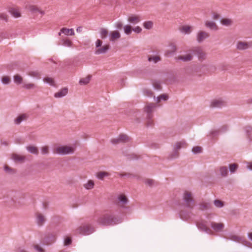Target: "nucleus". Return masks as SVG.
I'll return each instance as SVG.
<instances>
[{
  "label": "nucleus",
  "instance_id": "obj_1",
  "mask_svg": "<svg viewBox=\"0 0 252 252\" xmlns=\"http://www.w3.org/2000/svg\"><path fill=\"white\" fill-rule=\"evenodd\" d=\"M97 222L103 226L114 225L122 222V219L112 213H107L101 216Z\"/></svg>",
  "mask_w": 252,
  "mask_h": 252
},
{
  "label": "nucleus",
  "instance_id": "obj_2",
  "mask_svg": "<svg viewBox=\"0 0 252 252\" xmlns=\"http://www.w3.org/2000/svg\"><path fill=\"white\" fill-rule=\"evenodd\" d=\"M94 228L90 224H84L75 230L76 234L89 235L94 231Z\"/></svg>",
  "mask_w": 252,
  "mask_h": 252
},
{
  "label": "nucleus",
  "instance_id": "obj_3",
  "mask_svg": "<svg viewBox=\"0 0 252 252\" xmlns=\"http://www.w3.org/2000/svg\"><path fill=\"white\" fill-rule=\"evenodd\" d=\"M183 199L187 207L192 208L194 205V199L191 193L189 191H185L184 193Z\"/></svg>",
  "mask_w": 252,
  "mask_h": 252
},
{
  "label": "nucleus",
  "instance_id": "obj_4",
  "mask_svg": "<svg viewBox=\"0 0 252 252\" xmlns=\"http://www.w3.org/2000/svg\"><path fill=\"white\" fill-rule=\"evenodd\" d=\"M75 149L72 147L68 146H62L57 147L54 150V153L61 155H67L73 153Z\"/></svg>",
  "mask_w": 252,
  "mask_h": 252
},
{
  "label": "nucleus",
  "instance_id": "obj_5",
  "mask_svg": "<svg viewBox=\"0 0 252 252\" xmlns=\"http://www.w3.org/2000/svg\"><path fill=\"white\" fill-rule=\"evenodd\" d=\"M191 51L192 52L193 55L194 54L197 56L200 61H203L206 59V53L201 47H194L191 49Z\"/></svg>",
  "mask_w": 252,
  "mask_h": 252
},
{
  "label": "nucleus",
  "instance_id": "obj_6",
  "mask_svg": "<svg viewBox=\"0 0 252 252\" xmlns=\"http://www.w3.org/2000/svg\"><path fill=\"white\" fill-rule=\"evenodd\" d=\"M130 138L126 134H121L118 137L112 139L111 140L113 144H118L121 143H126L128 142Z\"/></svg>",
  "mask_w": 252,
  "mask_h": 252
},
{
  "label": "nucleus",
  "instance_id": "obj_7",
  "mask_svg": "<svg viewBox=\"0 0 252 252\" xmlns=\"http://www.w3.org/2000/svg\"><path fill=\"white\" fill-rule=\"evenodd\" d=\"M156 108V105L153 103H150L146 104L144 108V111L147 113V116L153 117L152 113Z\"/></svg>",
  "mask_w": 252,
  "mask_h": 252
},
{
  "label": "nucleus",
  "instance_id": "obj_8",
  "mask_svg": "<svg viewBox=\"0 0 252 252\" xmlns=\"http://www.w3.org/2000/svg\"><path fill=\"white\" fill-rule=\"evenodd\" d=\"M178 60L182 61L184 62H187L191 61L193 59V53L191 49L188 51V53L185 55H180L177 57Z\"/></svg>",
  "mask_w": 252,
  "mask_h": 252
},
{
  "label": "nucleus",
  "instance_id": "obj_9",
  "mask_svg": "<svg viewBox=\"0 0 252 252\" xmlns=\"http://www.w3.org/2000/svg\"><path fill=\"white\" fill-rule=\"evenodd\" d=\"M210 36L208 32L204 31H199L196 36V40L198 43L202 42L205 39L208 38Z\"/></svg>",
  "mask_w": 252,
  "mask_h": 252
},
{
  "label": "nucleus",
  "instance_id": "obj_10",
  "mask_svg": "<svg viewBox=\"0 0 252 252\" xmlns=\"http://www.w3.org/2000/svg\"><path fill=\"white\" fill-rule=\"evenodd\" d=\"M56 236L53 234H48L43 240V243L46 245H51L55 241Z\"/></svg>",
  "mask_w": 252,
  "mask_h": 252
},
{
  "label": "nucleus",
  "instance_id": "obj_11",
  "mask_svg": "<svg viewBox=\"0 0 252 252\" xmlns=\"http://www.w3.org/2000/svg\"><path fill=\"white\" fill-rule=\"evenodd\" d=\"M225 105V102L220 99H215L212 101L210 104L211 108H221Z\"/></svg>",
  "mask_w": 252,
  "mask_h": 252
},
{
  "label": "nucleus",
  "instance_id": "obj_12",
  "mask_svg": "<svg viewBox=\"0 0 252 252\" xmlns=\"http://www.w3.org/2000/svg\"><path fill=\"white\" fill-rule=\"evenodd\" d=\"M110 46L109 44H106L103 46H101L98 49H96L94 51V53L96 55H100L105 54L107 52V51L109 50Z\"/></svg>",
  "mask_w": 252,
  "mask_h": 252
},
{
  "label": "nucleus",
  "instance_id": "obj_13",
  "mask_svg": "<svg viewBox=\"0 0 252 252\" xmlns=\"http://www.w3.org/2000/svg\"><path fill=\"white\" fill-rule=\"evenodd\" d=\"M177 47L174 44H171L169 49L167 50L165 53V56L166 57H170L173 55L177 51Z\"/></svg>",
  "mask_w": 252,
  "mask_h": 252
},
{
  "label": "nucleus",
  "instance_id": "obj_14",
  "mask_svg": "<svg viewBox=\"0 0 252 252\" xmlns=\"http://www.w3.org/2000/svg\"><path fill=\"white\" fill-rule=\"evenodd\" d=\"M141 17L139 15L132 14L129 16L127 19V21L133 24H136L141 21Z\"/></svg>",
  "mask_w": 252,
  "mask_h": 252
},
{
  "label": "nucleus",
  "instance_id": "obj_15",
  "mask_svg": "<svg viewBox=\"0 0 252 252\" xmlns=\"http://www.w3.org/2000/svg\"><path fill=\"white\" fill-rule=\"evenodd\" d=\"M36 216L37 224L39 226H42L46 221L45 217L40 213H37Z\"/></svg>",
  "mask_w": 252,
  "mask_h": 252
},
{
  "label": "nucleus",
  "instance_id": "obj_16",
  "mask_svg": "<svg viewBox=\"0 0 252 252\" xmlns=\"http://www.w3.org/2000/svg\"><path fill=\"white\" fill-rule=\"evenodd\" d=\"M211 226L215 231H219L221 230L223 228L224 225L222 223H216L215 222H211Z\"/></svg>",
  "mask_w": 252,
  "mask_h": 252
},
{
  "label": "nucleus",
  "instance_id": "obj_17",
  "mask_svg": "<svg viewBox=\"0 0 252 252\" xmlns=\"http://www.w3.org/2000/svg\"><path fill=\"white\" fill-rule=\"evenodd\" d=\"M12 159L16 162L22 163L25 161L26 157L23 156L14 154L12 155Z\"/></svg>",
  "mask_w": 252,
  "mask_h": 252
},
{
  "label": "nucleus",
  "instance_id": "obj_18",
  "mask_svg": "<svg viewBox=\"0 0 252 252\" xmlns=\"http://www.w3.org/2000/svg\"><path fill=\"white\" fill-rule=\"evenodd\" d=\"M110 40L111 41H114L115 40L118 39L121 37V34L118 31H114L110 33Z\"/></svg>",
  "mask_w": 252,
  "mask_h": 252
},
{
  "label": "nucleus",
  "instance_id": "obj_19",
  "mask_svg": "<svg viewBox=\"0 0 252 252\" xmlns=\"http://www.w3.org/2000/svg\"><path fill=\"white\" fill-rule=\"evenodd\" d=\"M250 47V45L245 42L239 41L238 42L237 45V48L239 50H245L248 49Z\"/></svg>",
  "mask_w": 252,
  "mask_h": 252
},
{
  "label": "nucleus",
  "instance_id": "obj_20",
  "mask_svg": "<svg viewBox=\"0 0 252 252\" xmlns=\"http://www.w3.org/2000/svg\"><path fill=\"white\" fill-rule=\"evenodd\" d=\"M68 93V89L66 88H64L61 89L59 92L55 94L54 96L55 97H62L65 96Z\"/></svg>",
  "mask_w": 252,
  "mask_h": 252
},
{
  "label": "nucleus",
  "instance_id": "obj_21",
  "mask_svg": "<svg viewBox=\"0 0 252 252\" xmlns=\"http://www.w3.org/2000/svg\"><path fill=\"white\" fill-rule=\"evenodd\" d=\"M118 199L119 200V203H122L121 205H119V206L124 207V205L126 204L127 203L128 200L124 194H121L118 196Z\"/></svg>",
  "mask_w": 252,
  "mask_h": 252
},
{
  "label": "nucleus",
  "instance_id": "obj_22",
  "mask_svg": "<svg viewBox=\"0 0 252 252\" xmlns=\"http://www.w3.org/2000/svg\"><path fill=\"white\" fill-rule=\"evenodd\" d=\"M27 150L31 154L37 155L39 153L37 147L33 145H29L27 146Z\"/></svg>",
  "mask_w": 252,
  "mask_h": 252
},
{
  "label": "nucleus",
  "instance_id": "obj_23",
  "mask_svg": "<svg viewBox=\"0 0 252 252\" xmlns=\"http://www.w3.org/2000/svg\"><path fill=\"white\" fill-rule=\"evenodd\" d=\"M205 25L206 27L213 30H217L218 27L216 23L212 21H207L205 23Z\"/></svg>",
  "mask_w": 252,
  "mask_h": 252
},
{
  "label": "nucleus",
  "instance_id": "obj_24",
  "mask_svg": "<svg viewBox=\"0 0 252 252\" xmlns=\"http://www.w3.org/2000/svg\"><path fill=\"white\" fill-rule=\"evenodd\" d=\"M191 27L189 26H183L179 28V30L182 33L185 34H189L191 32Z\"/></svg>",
  "mask_w": 252,
  "mask_h": 252
},
{
  "label": "nucleus",
  "instance_id": "obj_25",
  "mask_svg": "<svg viewBox=\"0 0 252 252\" xmlns=\"http://www.w3.org/2000/svg\"><path fill=\"white\" fill-rule=\"evenodd\" d=\"M9 12L15 18H18L21 16V14L19 9L16 8H10L9 9Z\"/></svg>",
  "mask_w": 252,
  "mask_h": 252
},
{
  "label": "nucleus",
  "instance_id": "obj_26",
  "mask_svg": "<svg viewBox=\"0 0 252 252\" xmlns=\"http://www.w3.org/2000/svg\"><path fill=\"white\" fill-rule=\"evenodd\" d=\"M247 136L249 141H252V127L250 126H246L245 127Z\"/></svg>",
  "mask_w": 252,
  "mask_h": 252
},
{
  "label": "nucleus",
  "instance_id": "obj_27",
  "mask_svg": "<svg viewBox=\"0 0 252 252\" xmlns=\"http://www.w3.org/2000/svg\"><path fill=\"white\" fill-rule=\"evenodd\" d=\"M61 32L65 35H74V32L72 29H67L66 28H63L61 30Z\"/></svg>",
  "mask_w": 252,
  "mask_h": 252
},
{
  "label": "nucleus",
  "instance_id": "obj_28",
  "mask_svg": "<svg viewBox=\"0 0 252 252\" xmlns=\"http://www.w3.org/2000/svg\"><path fill=\"white\" fill-rule=\"evenodd\" d=\"M92 76L91 75H88L85 78H81L79 81V84L81 85H85L90 82Z\"/></svg>",
  "mask_w": 252,
  "mask_h": 252
},
{
  "label": "nucleus",
  "instance_id": "obj_29",
  "mask_svg": "<svg viewBox=\"0 0 252 252\" xmlns=\"http://www.w3.org/2000/svg\"><path fill=\"white\" fill-rule=\"evenodd\" d=\"M27 116L26 114H23L18 117L15 120V123L17 125L20 124L23 121L26 120Z\"/></svg>",
  "mask_w": 252,
  "mask_h": 252
},
{
  "label": "nucleus",
  "instance_id": "obj_30",
  "mask_svg": "<svg viewBox=\"0 0 252 252\" xmlns=\"http://www.w3.org/2000/svg\"><path fill=\"white\" fill-rule=\"evenodd\" d=\"M29 9L30 11L33 12H39L41 14H44V12L43 11H42L41 10L39 9V8L35 5H30L29 7Z\"/></svg>",
  "mask_w": 252,
  "mask_h": 252
},
{
  "label": "nucleus",
  "instance_id": "obj_31",
  "mask_svg": "<svg viewBox=\"0 0 252 252\" xmlns=\"http://www.w3.org/2000/svg\"><path fill=\"white\" fill-rule=\"evenodd\" d=\"M197 226L199 229L207 233H209L211 231L209 228L207 227L205 224H203L202 223H198L197 224Z\"/></svg>",
  "mask_w": 252,
  "mask_h": 252
},
{
  "label": "nucleus",
  "instance_id": "obj_32",
  "mask_svg": "<svg viewBox=\"0 0 252 252\" xmlns=\"http://www.w3.org/2000/svg\"><path fill=\"white\" fill-rule=\"evenodd\" d=\"M220 23L224 26H229L232 25L233 22L231 19L228 18H223L220 20Z\"/></svg>",
  "mask_w": 252,
  "mask_h": 252
},
{
  "label": "nucleus",
  "instance_id": "obj_33",
  "mask_svg": "<svg viewBox=\"0 0 252 252\" xmlns=\"http://www.w3.org/2000/svg\"><path fill=\"white\" fill-rule=\"evenodd\" d=\"M220 172L222 177H226L228 175V170L226 166H221L220 168Z\"/></svg>",
  "mask_w": 252,
  "mask_h": 252
},
{
  "label": "nucleus",
  "instance_id": "obj_34",
  "mask_svg": "<svg viewBox=\"0 0 252 252\" xmlns=\"http://www.w3.org/2000/svg\"><path fill=\"white\" fill-rule=\"evenodd\" d=\"M94 181L92 180H89L86 184L84 185V187L87 189H91L94 188Z\"/></svg>",
  "mask_w": 252,
  "mask_h": 252
},
{
  "label": "nucleus",
  "instance_id": "obj_35",
  "mask_svg": "<svg viewBox=\"0 0 252 252\" xmlns=\"http://www.w3.org/2000/svg\"><path fill=\"white\" fill-rule=\"evenodd\" d=\"M148 60L149 62H153L154 63H157L161 60V58L158 56H149Z\"/></svg>",
  "mask_w": 252,
  "mask_h": 252
},
{
  "label": "nucleus",
  "instance_id": "obj_36",
  "mask_svg": "<svg viewBox=\"0 0 252 252\" xmlns=\"http://www.w3.org/2000/svg\"><path fill=\"white\" fill-rule=\"evenodd\" d=\"M23 87L27 90L33 89L36 87V85L33 83H29L24 84Z\"/></svg>",
  "mask_w": 252,
  "mask_h": 252
},
{
  "label": "nucleus",
  "instance_id": "obj_37",
  "mask_svg": "<svg viewBox=\"0 0 252 252\" xmlns=\"http://www.w3.org/2000/svg\"><path fill=\"white\" fill-rule=\"evenodd\" d=\"M100 33L101 38L104 39L107 36L108 31L107 29L102 28L100 29Z\"/></svg>",
  "mask_w": 252,
  "mask_h": 252
},
{
  "label": "nucleus",
  "instance_id": "obj_38",
  "mask_svg": "<svg viewBox=\"0 0 252 252\" xmlns=\"http://www.w3.org/2000/svg\"><path fill=\"white\" fill-rule=\"evenodd\" d=\"M152 118L153 117L146 116V126L147 127L153 126H154Z\"/></svg>",
  "mask_w": 252,
  "mask_h": 252
},
{
  "label": "nucleus",
  "instance_id": "obj_39",
  "mask_svg": "<svg viewBox=\"0 0 252 252\" xmlns=\"http://www.w3.org/2000/svg\"><path fill=\"white\" fill-rule=\"evenodd\" d=\"M14 82L17 84H20L23 82V78L19 75L16 74L14 76Z\"/></svg>",
  "mask_w": 252,
  "mask_h": 252
},
{
  "label": "nucleus",
  "instance_id": "obj_40",
  "mask_svg": "<svg viewBox=\"0 0 252 252\" xmlns=\"http://www.w3.org/2000/svg\"><path fill=\"white\" fill-rule=\"evenodd\" d=\"M229 167L230 172L234 173L238 169V165L237 163L230 164Z\"/></svg>",
  "mask_w": 252,
  "mask_h": 252
},
{
  "label": "nucleus",
  "instance_id": "obj_41",
  "mask_svg": "<svg viewBox=\"0 0 252 252\" xmlns=\"http://www.w3.org/2000/svg\"><path fill=\"white\" fill-rule=\"evenodd\" d=\"M144 27L146 29H151L153 26V23L152 21H146L143 23Z\"/></svg>",
  "mask_w": 252,
  "mask_h": 252
},
{
  "label": "nucleus",
  "instance_id": "obj_42",
  "mask_svg": "<svg viewBox=\"0 0 252 252\" xmlns=\"http://www.w3.org/2000/svg\"><path fill=\"white\" fill-rule=\"evenodd\" d=\"M125 33L127 35L130 34L131 33L132 29L130 25H126L124 27Z\"/></svg>",
  "mask_w": 252,
  "mask_h": 252
},
{
  "label": "nucleus",
  "instance_id": "obj_43",
  "mask_svg": "<svg viewBox=\"0 0 252 252\" xmlns=\"http://www.w3.org/2000/svg\"><path fill=\"white\" fill-rule=\"evenodd\" d=\"M43 81L51 85V86H55L54 80L52 78L50 77H45L44 78Z\"/></svg>",
  "mask_w": 252,
  "mask_h": 252
},
{
  "label": "nucleus",
  "instance_id": "obj_44",
  "mask_svg": "<svg viewBox=\"0 0 252 252\" xmlns=\"http://www.w3.org/2000/svg\"><path fill=\"white\" fill-rule=\"evenodd\" d=\"M186 143L185 142H178L176 144V147L174 149L179 151L182 147H184L186 145Z\"/></svg>",
  "mask_w": 252,
  "mask_h": 252
},
{
  "label": "nucleus",
  "instance_id": "obj_45",
  "mask_svg": "<svg viewBox=\"0 0 252 252\" xmlns=\"http://www.w3.org/2000/svg\"><path fill=\"white\" fill-rule=\"evenodd\" d=\"M4 171L9 174H13L15 173V170L14 169L11 168L7 165H5L4 167Z\"/></svg>",
  "mask_w": 252,
  "mask_h": 252
},
{
  "label": "nucleus",
  "instance_id": "obj_46",
  "mask_svg": "<svg viewBox=\"0 0 252 252\" xmlns=\"http://www.w3.org/2000/svg\"><path fill=\"white\" fill-rule=\"evenodd\" d=\"M192 151L195 154H199L202 152V148L199 146H195L192 148Z\"/></svg>",
  "mask_w": 252,
  "mask_h": 252
},
{
  "label": "nucleus",
  "instance_id": "obj_47",
  "mask_svg": "<svg viewBox=\"0 0 252 252\" xmlns=\"http://www.w3.org/2000/svg\"><path fill=\"white\" fill-rule=\"evenodd\" d=\"M168 97V95L165 94H161L157 97V102H159L161 99L166 100H167Z\"/></svg>",
  "mask_w": 252,
  "mask_h": 252
},
{
  "label": "nucleus",
  "instance_id": "obj_48",
  "mask_svg": "<svg viewBox=\"0 0 252 252\" xmlns=\"http://www.w3.org/2000/svg\"><path fill=\"white\" fill-rule=\"evenodd\" d=\"M214 203L215 205L218 208H221L223 206V203L222 201L220 200H215Z\"/></svg>",
  "mask_w": 252,
  "mask_h": 252
},
{
  "label": "nucleus",
  "instance_id": "obj_49",
  "mask_svg": "<svg viewBox=\"0 0 252 252\" xmlns=\"http://www.w3.org/2000/svg\"><path fill=\"white\" fill-rule=\"evenodd\" d=\"M108 175V174L105 172H99L97 173V177L99 179H103V178Z\"/></svg>",
  "mask_w": 252,
  "mask_h": 252
},
{
  "label": "nucleus",
  "instance_id": "obj_50",
  "mask_svg": "<svg viewBox=\"0 0 252 252\" xmlns=\"http://www.w3.org/2000/svg\"><path fill=\"white\" fill-rule=\"evenodd\" d=\"M41 153L43 155H47L48 154L49 151V147L47 146H44L41 148Z\"/></svg>",
  "mask_w": 252,
  "mask_h": 252
},
{
  "label": "nucleus",
  "instance_id": "obj_51",
  "mask_svg": "<svg viewBox=\"0 0 252 252\" xmlns=\"http://www.w3.org/2000/svg\"><path fill=\"white\" fill-rule=\"evenodd\" d=\"M63 45L68 47H71L72 45V42L68 39L63 40Z\"/></svg>",
  "mask_w": 252,
  "mask_h": 252
},
{
  "label": "nucleus",
  "instance_id": "obj_52",
  "mask_svg": "<svg viewBox=\"0 0 252 252\" xmlns=\"http://www.w3.org/2000/svg\"><path fill=\"white\" fill-rule=\"evenodd\" d=\"M179 154L178 151L174 149L173 153L170 155L169 158H176L178 157Z\"/></svg>",
  "mask_w": 252,
  "mask_h": 252
},
{
  "label": "nucleus",
  "instance_id": "obj_53",
  "mask_svg": "<svg viewBox=\"0 0 252 252\" xmlns=\"http://www.w3.org/2000/svg\"><path fill=\"white\" fill-rule=\"evenodd\" d=\"M127 159L128 160H133L138 159V157L134 154H129L126 156Z\"/></svg>",
  "mask_w": 252,
  "mask_h": 252
},
{
  "label": "nucleus",
  "instance_id": "obj_54",
  "mask_svg": "<svg viewBox=\"0 0 252 252\" xmlns=\"http://www.w3.org/2000/svg\"><path fill=\"white\" fill-rule=\"evenodd\" d=\"M1 81L4 84H8L10 82V79L8 76H4L2 78Z\"/></svg>",
  "mask_w": 252,
  "mask_h": 252
},
{
  "label": "nucleus",
  "instance_id": "obj_55",
  "mask_svg": "<svg viewBox=\"0 0 252 252\" xmlns=\"http://www.w3.org/2000/svg\"><path fill=\"white\" fill-rule=\"evenodd\" d=\"M33 248L38 252H45V250L43 248H42L40 246H39L38 245H34Z\"/></svg>",
  "mask_w": 252,
  "mask_h": 252
},
{
  "label": "nucleus",
  "instance_id": "obj_56",
  "mask_svg": "<svg viewBox=\"0 0 252 252\" xmlns=\"http://www.w3.org/2000/svg\"><path fill=\"white\" fill-rule=\"evenodd\" d=\"M119 175L121 177H122L125 176H126L128 177H135L136 176V175L131 174V173H119Z\"/></svg>",
  "mask_w": 252,
  "mask_h": 252
},
{
  "label": "nucleus",
  "instance_id": "obj_57",
  "mask_svg": "<svg viewBox=\"0 0 252 252\" xmlns=\"http://www.w3.org/2000/svg\"><path fill=\"white\" fill-rule=\"evenodd\" d=\"M72 240L70 237H66L65 238L64 241V245H69L71 244Z\"/></svg>",
  "mask_w": 252,
  "mask_h": 252
},
{
  "label": "nucleus",
  "instance_id": "obj_58",
  "mask_svg": "<svg viewBox=\"0 0 252 252\" xmlns=\"http://www.w3.org/2000/svg\"><path fill=\"white\" fill-rule=\"evenodd\" d=\"M102 41L100 39H97L95 42V47L96 49L99 48L102 46Z\"/></svg>",
  "mask_w": 252,
  "mask_h": 252
},
{
  "label": "nucleus",
  "instance_id": "obj_59",
  "mask_svg": "<svg viewBox=\"0 0 252 252\" xmlns=\"http://www.w3.org/2000/svg\"><path fill=\"white\" fill-rule=\"evenodd\" d=\"M228 129V126L227 125H223L222 126L220 127V128L219 129L220 131V132H225Z\"/></svg>",
  "mask_w": 252,
  "mask_h": 252
},
{
  "label": "nucleus",
  "instance_id": "obj_60",
  "mask_svg": "<svg viewBox=\"0 0 252 252\" xmlns=\"http://www.w3.org/2000/svg\"><path fill=\"white\" fill-rule=\"evenodd\" d=\"M220 132L219 129H216V130H213L211 131L210 134L212 135L213 136L218 135L219 133Z\"/></svg>",
  "mask_w": 252,
  "mask_h": 252
},
{
  "label": "nucleus",
  "instance_id": "obj_61",
  "mask_svg": "<svg viewBox=\"0 0 252 252\" xmlns=\"http://www.w3.org/2000/svg\"><path fill=\"white\" fill-rule=\"evenodd\" d=\"M230 239L235 241L239 242L240 240H241V238L237 236L232 235V236H231Z\"/></svg>",
  "mask_w": 252,
  "mask_h": 252
},
{
  "label": "nucleus",
  "instance_id": "obj_62",
  "mask_svg": "<svg viewBox=\"0 0 252 252\" xmlns=\"http://www.w3.org/2000/svg\"><path fill=\"white\" fill-rule=\"evenodd\" d=\"M123 25L122 22H118L115 24V27L118 30H121L123 28Z\"/></svg>",
  "mask_w": 252,
  "mask_h": 252
},
{
  "label": "nucleus",
  "instance_id": "obj_63",
  "mask_svg": "<svg viewBox=\"0 0 252 252\" xmlns=\"http://www.w3.org/2000/svg\"><path fill=\"white\" fill-rule=\"evenodd\" d=\"M154 180L152 179H147L145 181V184L150 187L152 186L154 184Z\"/></svg>",
  "mask_w": 252,
  "mask_h": 252
},
{
  "label": "nucleus",
  "instance_id": "obj_64",
  "mask_svg": "<svg viewBox=\"0 0 252 252\" xmlns=\"http://www.w3.org/2000/svg\"><path fill=\"white\" fill-rule=\"evenodd\" d=\"M0 19L5 21H7V15L4 13H0Z\"/></svg>",
  "mask_w": 252,
  "mask_h": 252
}]
</instances>
